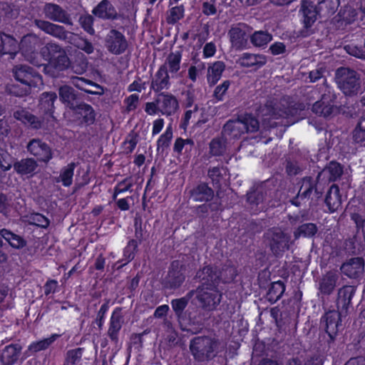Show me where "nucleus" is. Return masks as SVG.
<instances>
[{"label": "nucleus", "mask_w": 365, "mask_h": 365, "mask_svg": "<svg viewBox=\"0 0 365 365\" xmlns=\"http://www.w3.org/2000/svg\"><path fill=\"white\" fill-rule=\"evenodd\" d=\"M262 116L264 117V123L267 121L269 123L271 119H278L279 118H288L291 115V111L282 110L279 106H272V105H266L260 110Z\"/></svg>", "instance_id": "16"}, {"label": "nucleus", "mask_w": 365, "mask_h": 365, "mask_svg": "<svg viewBox=\"0 0 365 365\" xmlns=\"http://www.w3.org/2000/svg\"><path fill=\"white\" fill-rule=\"evenodd\" d=\"M266 240L272 251L276 255L288 249L290 242L289 236L279 228L268 231L266 233Z\"/></svg>", "instance_id": "7"}, {"label": "nucleus", "mask_w": 365, "mask_h": 365, "mask_svg": "<svg viewBox=\"0 0 365 365\" xmlns=\"http://www.w3.org/2000/svg\"><path fill=\"white\" fill-rule=\"evenodd\" d=\"M326 322V331L331 339H334L339 330L340 315L337 312H327L324 316Z\"/></svg>", "instance_id": "17"}, {"label": "nucleus", "mask_w": 365, "mask_h": 365, "mask_svg": "<svg viewBox=\"0 0 365 365\" xmlns=\"http://www.w3.org/2000/svg\"><path fill=\"white\" fill-rule=\"evenodd\" d=\"M60 100L70 106L72 105V101L76 98V94L73 89L68 86H62L58 90Z\"/></svg>", "instance_id": "39"}, {"label": "nucleus", "mask_w": 365, "mask_h": 365, "mask_svg": "<svg viewBox=\"0 0 365 365\" xmlns=\"http://www.w3.org/2000/svg\"><path fill=\"white\" fill-rule=\"evenodd\" d=\"M339 5V0H318V9L327 14L334 13Z\"/></svg>", "instance_id": "42"}, {"label": "nucleus", "mask_w": 365, "mask_h": 365, "mask_svg": "<svg viewBox=\"0 0 365 365\" xmlns=\"http://www.w3.org/2000/svg\"><path fill=\"white\" fill-rule=\"evenodd\" d=\"M341 173L342 169L341 165L336 162H331L329 165L319 175V178L329 174V180H335L341 175Z\"/></svg>", "instance_id": "38"}, {"label": "nucleus", "mask_w": 365, "mask_h": 365, "mask_svg": "<svg viewBox=\"0 0 365 365\" xmlns=\"http://www.w3.org/2000/svg\"><path fill=\"white\" fill-rule=\"evenodd\" d=\"M190 121L200 126L207 121V117L202 109H199L197 106H195L193 109L185 112L181 128L185 130Z\"/></svg>", "instance_id": "12"}, {"label": "nucleus", "mask_w": 365, "mask_h": 365, "mask_svg": "<svg viewBox=\"0 0 365 365\" xmlns=\"http://www.w3.org/2000/svg\"><path fill=\"white\" fill-rule=\"evenodd\" d=\"M72 83L76 88L81 90H85L84 86L88 84V81L82 78L75 77L72 78Z\"/></svg>", "instance_id": "64"}, {"label": "nucleus", "mask_w": 365, "mask_h": 365, "mask_svg": "<svg viewBox=\"0 0 365 365\" xmlns=\"http://www.w3.org/2000/svg\"><path fill=\"white\" fill-rule=\"evenodd\" d=\"M145 110L148 115H154L157 114L158 112H160L158 110V104L157 102L156 103L153 102L147 103L145 104Z\"/></svg>", "instance_id": "62"}, {"label": "nucleus", "mask_w": 365, "mask_h": 365, "mask_svg": "<svg viewBox=\"0 0 365 365\" xmlns=\"http://www.w3.org/2000/svg\"><path fill=\"white\" fill-rule=\"evenodd\" d=\"M325 202L331 212H334L340 207L341 200L339 195V189L338 186L333 185L330 187L329 192L327 195Z\"/></svg>", "instance_id": "21"}, {"label": "nucleus", "mask_w": 365, "mask_h": 365, "mask_svg": "<svg viewBox=\"0 0 365 365\" xmlns=\"http://www.w3.org/2000/svg\"><path fill=\"white\" fill-rule=\"evenodd\" d=\"M184 9L182 6H175L170 9V14L168 17V21L174 24L182 18Z\"/></svg>", "instance_id": "51"}, {"label": "nucleus", "mask_w": 365, "mask_h": 365, "mask_svg": "<svg viewBox=\"0 0 365 365\" xmlns=\"http://www.w3.org/2000/svg\"><path fill=\"white\" fill-rule=\"evenodd\" d=\"M125 110L130 112L137 108L139 103V96L137 94H132L124 101Z\"/></svg>", "instance_id": "52"}, {"label": "nucleus", "mask_w": 365, "mask_h": 365, "mask_svg": "<svg viewBox=\"0 0 365 365\" xmlns=\"http://www.w3.org/2000/svg\"><path fill=\"white\" fill-rule=\"evenodd\" d=\"M21 350V346L19 344L7 346L1 354L2 362L6 365L14 363L17 360Z\"/></svg>", "instance_id": "24"}, {"label": "nucleus", "mask_w": 365, "mask_h": 365, "mask_svg": "<svg viewBox=\"0 0 365 365\" xmlns=\"http://www.w3.org/2000/svg\"><path fill=\"white\" fill-rule=\"evenodd\" d=\"M173 138V129L171 125H169L165 131L159 137L157 145L158 149L165 148L169 145V143Z\"/></svg>", "instance_id": "46"}, {"label": "nucleus", "mask_w": 365, "mask_h": 365, "mask_svg": "<svg viewBox=\"0 0 365 365\" xmlns=\"http://www.w3.org/2000/svg\"><path fill=\"white\" fill-rule=\"evenodd\" d=\"M0 235L14 248L20 249L26 245L24 240L21 237L6 229L0 230Z\"/></svg>", "instance_id": "31"}, {"label": "nucleus", "mask_w": 365, "mask_h": 365, "mask_svg": "<svg viewBox=\"0 0 365 365\" xmlns=\"http://www.w3.org/2000/svg\"><path fill=\"white\" fill-rule=\"evenodd\" d=\"M269 50L273 55H279L284 52L285 46L283 43L277 42L269 47Z\"/></svg>", "instance_id": "61"}, {"label": "nucleus", "mask_w": 365, "mask_h": 365, "mask_svg": "<svg viewBox=\"0 0 365 365\" xmlns=\"http://www.w3.org/2000/svg\"><path fill=\"white\" fill-rule=\"evenodd\" d=\"M133 186V180L131 178H125L118 182L114 189L113 198L115 199L117 195L123 193L130 190Z\"/></svg>", "instance_id": "48"}, {"label": "nucleus", "mask_w": 365, "mask_h": 365, "mask_svg": "<svg viewBox=\"0 0 365 365\" xmlns=\"http://www.w3.org/2000/svg\"><path fill=\"white\" fill-rule=\"evenodd\" d=\"M303 14V22L304 26L308 28L310 27L317 19V11L315 6L311 1H303L302 9Z\"/></svg>", "instance_id": "19"}, {"label": "nucleus", "mask_w": 365, "mask_h": 365, "mask_svg": "<svg viewBox=\"0 0 365 365\" xmlns=\"http://www.w3.org/2000/svg\"><path fill=\"white\" fill-rule=\"evenodd\" d=\"M245 128L246 125L242 120L229 121L224 126V133L233 138H239L245 133Z\"/></svg>", "instance_id": "27"}, {"label": "nucleus", "mask_w": 365, "mask_h": 365, "mask_svg": "<svg viewBox=\"0 0 365 365\" xmlns=\"http://www.w3.org/2000/svg\"><path fill=\"white\" fill-rule=\"evenodd\" d=\"M336 78L339 88L345 95H353L358 93L359 78L354 71L346 68H339L336 71Z\"/></svg>", "instance_id": "5"}, {"label": "nucleus", "mask_w": 365, "mask_h": 365, "mask_svg": "<svg viewBox=\"0 0 365 365\" xmlns=\"http://www.w3.org/2000/svg\"><path fill=\"white\" fill-rule=\"evenodd\" d=\"M27 221L30 224L35 225L41 227H46L49 224L48 220L39 213L31 214L28 217Z\"/></svg>", "instance_id": "47"}, {"label": "nucleus", "mask_w": 365, "mask_h": 365, "mask_svg": "<svg viewBox=\"0 0 365 365\" xmlns=\"http://www.w3.org/2000/svg\"><path fill=\"white\" fill-rule=\"evenodd\" d=\"M341 269L342 272L349 277L355 278L362 273L364 270V263L361 258H353L343 264Z\"/></svg>", "instance_id": "14"}, {"label": "nucleus", "mask_w": 365, "mask_h": 365, "mask_svg": "<svg viewBox=\"0 0 365 365\" xmlns=\"http://www.w3.org/2000/svg\"><path fill=\"white\" fill-rule=\"evenodd\" d=\"M266 62L267 58L264 55L247 53H243L238 60L240 66L255 69L262 67Z\"/></svg>", "instance_id": "13"}, {"label": "nucleus", "mask_w": 365, "mask_h": 365, "mask_svg": "<svg viewBox=\"0 0 365 365\" xmlns=\"http://www.w3.org/2000/svg\"><path fill=\"white\" fill-rule=\"evenodd\" d=\"M75 169V163H71L63 168L60 172V175L56 179V182H61L65 187L70 186L73 182V172Z\"/></svg>", "instance_id": "32"}, {"label": "nucleus", "mask_w": 365, "mask_h": 365, "mask_svg": "<svg viewBox=\"0 0 365 365\" xmlns=\"http://www.w3.org/2000/svg\"><path fill=\"white\" fill-rule=\"evenodd\" d=\"M2 46H0V53H14L18 47L17 41L11 36L3 35L1 37Z\"/></svg>", "instance_id": "36"}, {"label": "nucleus", "mask_w": 365, "mask_h": 365, "mask_svg": "<svg viewBox=\"0 0 365 365\" xmlns=\"http://www.w3.org/2000/svg\"><path fill=\"white\" fill-rule=\"evenodd\" d=\"M216 52V46L212 43H207L203 48V56L205 58H210L215 55Z\"/></svg>", "instance_id": "59"}, {"label": "nucleus", "mask_w": 365, "mask_h": 365, "mask_svg": "<svg viewBox=\"0 0 365 365\" xmlns=\"http://www.w3.org/2000/svg\"><path fill=\"white\" fill-rule=\"evenodd\" d=\"M158 110L165 115L173 114L178 109V102L172 95L162 94L157 99Z\"/></svg>", "instance_id": "11"}, {"label": "nucleus", "mask_w": 365, "mask_h": 365, "mask_svg": "<svg viewBox=\"0 0 365 365\" xmlns=\"http://www.w3.org/2000/svg\"><path fill=\"white\" fill-rule=\"evenodd\" d=\"M181 54L179 52L171 53L162 66L173 78L180 68Z\"/></svg>", "instance_id": "20"}, {"label": "nucleus", "mask_w": 365, "mask_h": 365, "mask_svg": "<svg viewBox=\"0 0 365 365\" xmlns=\"http://www.w3.org/2000/svg\"><path fill=\"white\" fill-rule=\"evenodd\" d=\"M76 113L79 118H82L81 122L86 124H91L95 120V113L93 108L86 103L79 104L75 108Z\"/></svg>", "instance_id": "25"}, {"label": "nucleus", "mask_w": 365, "mask_h": 365, "mask_svg": "<svg viewBox=\"0 0 365 365\" xmlns=\"http://www.w3.org/2000/svg\"><path fill=\"white\" fill-rule=\"evenodd\" d=\"M272 40V35L265 31H255L251 36V41L258 47L264 46Z\"/></svg>", "instance_id": "40"}, {"label": "nucleus", "mask_w": 365, "mask_h": 365, "mask_svg": "<svg viewBox=\"0 0 365 365\" xmlns=\"http://www.w3.org/2000/svg\"><path fill=\"white\" fill-rule=\"evenodd\" d=\"M316 187L315 180L310 177L304 178L302 181V185L299 190L297 197V200H303L309 198Z\"/></svg>", "instance_id": "30"}, {"label": "nucleus", "mask_w": 365, "mask_h": 365, "mask_svg": "<svg viewBox=\"0 0 365 365\" xmlns=\"http://www.w3.org/2000/svg\"><path fill=\"white\" fill-rule=\"evenodd\" d=\"M219 347L220 343L209 337H196L190 346L192 355L199 361L214 357L218 352Z\"/></svg>", "instance_id": "4"}, {"label": "nucleus", "mask_w": 365, "mask_h": 365, "mask_svg": "<svg viewBox=\"0 0 365 365\" xmlns=\"http://www.w3.org/2000/svg\"><path fill=\"white\" fill-rule=\"evenodd\" d=\"M196 277L202 282V286L189 294H195L204 308L208 310L214 309L220 302L221 294L215 285L209 283L215 282L220 276L212 267L207 266L199 271Z\"/></svg>", "instance_id": "2"}, {"label": "nucleus", "mask_w": 365, "mask_h": 365, "mask_svg": "<svg viewBox=\"0 0 365 365\" xmlns=\"http://www.w3.org/2000/svg\"><path fill=\"white\" fill-rule=\"evenodd\" d=\"M57 282L55 280H50L46 282L44 287V292L46 294H49L55 292L57 287Z\"/></svg>", "instance_id": "63"}, {"label": "nucleus", "mask_w": 365, "mask_h": 365, "mask_svg": "<svg viewBox=\"0 0 365 365\" xmlns=\"http://www.w3.org/2000/svg\"><path fill=\"white\" fill-rule=\"evenodd\" d=\"M15 170L22 175L30 174L33 173L36 167V162L31 158L24 159L14 164Z\"/></svg>", "instance_id": "33"}, {"label": "nucleus", "mask_w": 365, "mask_h": 365, "mask_svg": "<svg viewBox=\"0 0 365 365\" xmlns=\"http://www.w3.org/2000/svg\"><path fill=\"white\" fill-rule=\"evenodd\" d=\"M123 323L122 316L119 311H114L110 319V325L108 334L112 339L116 336L118 331L120 329Z\"/></svg>", "instance_id": "37"}, {"label": "nucleus", "mask_w": 365, "mask_h": 365, "mask_svg": "<svg viewBox=\"0 0 365 365\" xmlns=\"http://www.w3.org/2000/svg\"><path fill=\"white\" fill-rule=\"evenodd\" d=\"M58 336V334H54L46 339L31 343L29 346L28 350L26 351L25 354L26 356H29L34 353L46 349Z\"/></svg>", "instance_id": "23"}, {"label": "nucleus", "mask_w": 365, "mask_h": 365, "mask_svg": "<svg viewBox=\"0 0 365 365\" xmlns=\"http://www.w3.org/2000/svg\"><path fill=\"white\" fill-rule=\"evenodd\" d=\"M170 73L161 66L156 73L155 78L153 82V87L158 90L166 88L169 83Z\"/></svg>", "instance_id": "35"}, {"label": "nucleus", "mask_w": 365, "mask_h": 365, "mask_svg": "<svg viewBox=\"0 0 365 365\" xmlns=\"http://www.w3.org/2000/svg\"><path fill=\"white\" fill-rule=\"evenodd\" d=\"M312 111L320 116L329 117L334 111L333 96L330 93H324L322 98L312 106Z\"/></svg>", "instance_id": "10"}, {"label": "nucleus", "mask_w": 365, "mask_h": 365, "mask_svg": "<svg viewBox=\"0 0 365 365\" xmlns=\"http://www.w3.org/2000/svg\"><path fill=\"white\" fill-rule=\"evenodd\" d=\"M230 83L229 81H225L222 84L217 86L215 90V97L218 100L221 101L230 87Z\"/></svg>", "instance_id": "55"}, {"label": "nucleus", "mask_w": 365, "mask_h": 365, "mask_svg": "<svg viewBox=\"0 0 365 365\" xmlns=\"http://www.w3.org/2000/svg\"><path fill=\"white\" fill-rule=\"evenodd\" d=\"M339 275L336 272H329L322 277L319 289L323 294L329 295L335 289Z\"/></svg>", "instance_id": "15"}, {"label": "nucleus", "mask_w": 365, "mask_h": 365, "mask_svg": "<svg viewBox=\"0 0 365 365\" xmlns=\"http://www.w3.org/2000/svg\"><path fill=\"white\" fill-rule=\"evenodd\" d=\"M106 46L111 53L119 54L125 50L127 42L120 32L111 30L106 36Z\"/></svg>", "instance_id": "8"}, {"label": "nucleus", "mask_w": 365, "mask_h": 365, "mask_svg": "<svg viewBox=\"0 0 365 365\" xmlns=\"http://www.w3.org/2000/svg\"><path fill=\"white\" fill-rule=\"evenodd\" d=\"M46 16L56 21L69 24V18L64 11L55 4H47L44 9Z\"/></svg>", "instance_id": "18"}, {"label": "nucleus", "mask_w": 365, "mask_h": 365, "mask_svg": "<svg viewBox=\"0 0 365 365\" xmlns=\"http://www.w3.org/2000/svg\"><path fill=\"white\" fill-rule=\"evenodd\" d=\"M56 98V94L53 92H46L41 94L40 107L49 118H53L51 113L53 110V103Z\"/></svg>", "instance_id": "29"}, {"label": "nucleus", "mask_w": 365, "mask_h": 365, "mask_svg": "<svg viewBox=\"0 0 365 365\" xmlns=\"http://www.w3.org/2000/svg\"><path fill=\"white\" fill-rule=\"evenodd\" d=\"M82 351L81 349L68 351L67 353L66 365H76L81 359Z\"/></svg>", "instance_id": "49"}, {"label": "nucleus", "mask_w": 365, "mask_h": 365, "mask_svg": "<svg viewBox=\"0 0 365 365\" xmlns=\"http://www.w3.org/2000/svg\"><path fill=\"white\" fill-rule=\"evenodd\" d=\"M225 140L224 138L213 139L210 145V152L214 155H220L225 150Z\"/></svg>", "instance_id": "45"}, {"label": "nucleus", "mask_w": 365, "mask_h": 365, "mask_svg": "<svg viewBox=\"0 0 365 365\" xmlns=\"http://www.w3.org/2000/svg\"><path fill=\"white\" fill-rule=\"evenodd\" d=\"M184 279L180 271H170L166 281L167 286L170 288L177 287L184 281Z\"/></svg>", "instance_id": "44"}, {"label": "nucleus", "mask_w": 365, "mask_h": 365, "mask_svg": "<svg viewBox=\"0 0 365 365\" xmlns=\"http://www.w3.org/2000/svg\"><path fill=\"white\" fill-rule=\"evenodd\" d=\"M36 25L47 34L74 44L77 48L85 51L88 54H90L93 51V47L91 43L78 37L76 34L66 32L63 28L61 26L43 21H37Z\"/></svg>", "instance_id": "3"}, {"label": "nucleus", "mask_w": 365, "mask_h": 365, "mask_svg": "<svg viewBox=\"0 0 365 365\" xmlns=\"http://www.w3.org/2000/svg\"><path fill=\"white\" fill-rule=\"evenodd\" d=\"M346 52L359 58H365V51L353 45H348L344 47Z\"/></svg>", "instance_id": "56"}, {"label": "nucleus", "mask_w": 365, "mask_h": 365, "mask_svg": "<svg viewBox=\"0 0 365 365\" xmlns=\"http://www.w3.org/2000/svg\"><path fill=\"white\" fill-rule=\"evenodd\" d=\"M38 42V39L32 35L21 40L22 55L28 61L37 67L43 66L44 73L51 77H57L61 71L69 68L71 61L66 52L55 43H48L40 53H34L33 50Z\"/></svg>", "instance_id": "1"}, {"label": "nucleus", "mask_w": 365, "mask_h": 365, "mask_svg": "<svg viewBox=\"0 0 365 365\" xmlns=\"http://www.w3.org/2000/svg\"><path fill=\"white\" fill-rule=\"evenodd\" d=\"M12 158L6 152L0 150V168L4 170H8L11 168Z\"/></svg>", "instance_id": "54"}, {"label": "nucleus", "mask_w": 365, "mask_h": 365, "mask_svg": "<svg viewBox=\"0 0 365 365\" xmlns=\"http://www.w3.org/2000/svg\"><path fill=\"white\" fill-rule=\"evenodd\" d=\"M80 23L83 28L89 34H93L94 30L92 27L93 18L91 16H83L80 18Z\"/></svg>", "instance_id": "58"}, {"label": "nucleus", "mask_w": 365, "mask_h": 365, "mask_svg": "<svg viewBox=\"0 0 365 365\" xmlns=\"http://www.w3.org/2000/svg\"><path fill=\"white\" fill-rule=\"evenodd\" d=\"M187 304V299L185 297L174 299L171 302L173 309L178 314H180L182 312V311L186 307Z\"/></svg>", "instance_id": "57"}, {"label": "nucleus", "mask_w": 365, "mask_h": 365, "mask_svg": "<svg viewBox=\"0 0 365 365\" xmlns=\"http://www.w3.org/2000/svg\"><path fill=\"white\" fill-rule=\"evenodd\" d=\"M317 227L313 223H307L300 226L294 232V236L298 238L301 236L312 237L317 232Z\"/></svg>", "instance_id": "43"}, {"label": "nucleus", "mask_w": 365, "mask_h": 365, "mask_svg": "<svg viewBox=\"0 0 365 365\" xmlns=\"http://www.w3.org/2000/svg\"><path fill=\"white\" fill-rule=\"evenodd\" d=\"M191 197L195 201H208L212 198L213 191L205 184H201L192 191Z\"/></svg>", "instance_id": "26"}, {"label": "nucleus", "mask_w": 365, "mask_h": 365, "mask_svg": "<svg viewBox=\"0 0 365 365\" xmlns=\"http://www.w3.org/2000/svg\"><path fill=\"white\" fill-rule=\"evenodd\" d=\"M230 39L232 45L241 47L244 45L245 33L240 27H233L230 31Z\"/></svg>", "instance_id": "41"}, {"label": "nucleus", "mask_w": 365, "mask_h": 365, "mask_svg": "<svg viewBox=\"0 0 365 365\" xmlns=\"http://www.w3.org/2000/svg\"><path fill=\"white\" fill-rule=\"evenodd\" d=\"M246 125L245 132L254 133L259 129L257 120L252 116H247L242 120Z\"/></svg>", "instance_id": "53"}, {"label": "nucleus", "mask_w": 365, "mask_h": 365, "mask_svg": "<svg viewBox=\"0 0 365 365\" xmlns=\"http://www.w3.org/2000/svg\"><path fill=\"white\" fill-rule=\"evenodd\" d=\"M202 11L206 16L215 15L217 13L216 0H202Z\"/></svg>", "instance_id": "50"}, {"label": "nucleus", "mask_w": 365, "mask_h": 365, "mask_svg": "<svg viewBox=\"0 0 365 365\" xmlns=\"http://www.w3.org/2000/svg\"><path fill=\"white\" fill-rule=\"evenodd\" d=\"M31 154L36 156L38 160L47 163L52 158V153L50 147L45 143L34 139L27 146Z\"/></svg>", "instance_id": "9"}, {"label": "nucleus", "mask_w": 365, "mask_h": 365, "mask_svg": "<svg viewBox=\"0 0 365 365\" xmlns=\"http://www.w3.org/2000/svg\"><path fill=\"white\" fill-rule=\"evenodd\" d=\"M93 13L96 16L102 19H112L117 14L113 6L106 0L101 1L96 8H94Z\"/></svg>", "instance_id": "22"}, {"label": "nucleus", "mask_w": 365, "mask_h": 365, "mask_svg": "<svg viewBox=\"0 0 365 365\" xmlns=\"http://www.w3.org/2000/svg\"><path fill=\"white\" fill-rule=\"evenodd\" d=\"M14 75L16 81L24 84L29 89H41L43 83L40 75L34 73L31 69L26 66H16L14 68Z\"/></svg>", "instance_id": "6"}, {"label": "nucleus", "mask_w": 365, "mask_h": 365, "mask_svg": "<svg viewBox=\"0 0 365 365\" xmlns=\"http://www.w3.org/2000/svg\"><path fill=\"white\" fill-rule=\"evenodd\" d=\"M14 117L24 124H28L35 128L41 127V123L36 120L35 116L24 109H19L14 113Z\"/></svg>", "instance_id": "34"}, {"label": "nucleus", "mask_w": 365, "mask_h": 365, "mask_svg": "<svg viewBox=\"0 0 365 365\" xmlns=\"http://www.w3.org/2000/svg\"><path fill=\"white\" fill-rule=\"evenodd\" d=\"M164 120L163 118H158L153 123L152 135H155L160 133L164 127Z\"/></svg>", "instance_id": "60"}, {"label": "nucleus", "mask_w": 365, "mask_h": 365, "mask_svg": "<svg viewBox=\"0 0 365 365\" xmlns=\"http://www.w3.org/2000/svg\"><path fill=\"white\" fill-rule=\"evenodd\" d=\"M225 66L222 61H216L210 65L207 68V81L211 84H215L221 78Z\"/></svg>", "instance_id": "28"}]
</instances>
